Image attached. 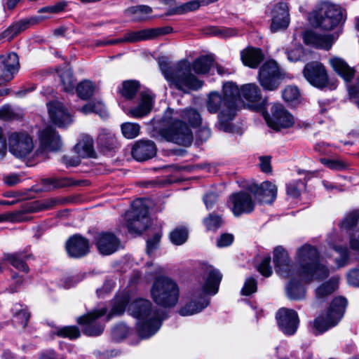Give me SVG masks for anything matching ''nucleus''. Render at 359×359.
<instances>
[{"mask_svg": "<svg viewBox=\"0 0 359 359\" xmlns=\"http://www.w3.org/2000/svg\"><path fill=\"white\" fill-rule=\"evenodd\" d=\"M295 260L297 268L289 257L287 252L278 246L273 251V263L276 272L284 278H299L301 281L310 282L320 280L329 276V270L320 262L317 248L305 244L297 250Z\"/></svg>", "mask_w": 359, "mask_h": 359, "instance_id": "f257e3e1", "label": "nucleus"}, {"mask_svg": "<svg viewBox=\"0 0 359 359\" xmlns=\"http://www.w3.org/2000/svg\"><path fill=\"white\" fill-rule=\"evenodd\" d=\"M185 121L189 122L192 126H198L201 123V114L194 109L178 111L168 108L162 117L160 135L168 142L185 147L189 146L193 141V134Z\"/></svg>", "mask_w": 359, "mask_h": 359, "instance_id": "f03ea898", "label": "nucleus"}, {"mask_svg": "<svg viewBox=\"0 0 359 359\" xmlns=\"http://www.w3.org/2000/svg\"><path fill=\"white\" fill-rule=\"evenodd\" d=\"M238 96L239 88L232 81L223 83L222 93L211 91L208 94L206 109L210 114H217V127L219 130H231V121L238 110Z\"/></svg>", "mask_w": 359, "mask_h": 359, "instance_id": "7ed1b4c3", "label": "nucleus"}, {"mask_svg": "<svg viewBox=\"0 0 359 359\" xmlns=\"http://www.w3.org/2000/svg\"><path fill=\"white\" fill-rule=\"evenodd\" d=\"M222 275L219 270L212 266L204 269V282L195 287L189 294V302L182 306L179 313L182 316H191L201 312L210 304L208 295L217 293Z\"/></svg>", "mask_w": 359, "mask_h": 359, "instance_id": "20e7f679", "label": "nucleus"}, {"mask_svg": "<svg viewBox=\"0 0 359 359\" xmlns=\"http://www.w3.org/2000/svg\"><path fill=\"white\" fill-rule=\"evenodd\" d=\"M128 312L138 319L137 330L140 337L147 339L155 334L167 318L166 313L145 299H137L128 306Z\"/></svg>", "mask_w": 359, "mask_h": 359, "instance_id": "39448f33", "label": "nucleus"}, {"mask_svg": "<svg viewBox=\"0 0 359 359\" xmlns=\"http://www.w3.org/2000/svg\"><path fill=\"white\" fill-rule=\"evenodd\" d=\"M161 72L171 88L185 94L199 90L204 82L191 70V62L187 60L179 61L172 67L165 60L158 62Z\"/></svg>", "mask_w": 359, "mask_h": 359, "instance_id": "423d86ee", "label": "nucleus"}, {"mask_svg": "<svg viewBox=\"0 0 359 359\" xmlns=\"http://www.w3.org/2000/svg\"><path fill=\"white\" fill-rule=\"evenodd\" d=\"M345 20L341 7L330 1L321 2L309 15V21L313 27L327 31L341 27Z\"/></svg>", "mask_w": 359, "mask_h": 359, "instance_id": "0eeeda50", "label": "nucleus"}, {"mask_svg": "<svg viewBox=\"0 0 359 359\" xmlns=\"http://www.w3.org/2000/svg\"><path fill=\"white\" fill-rule=\"evenodd\" d=\"M153 301L163 308L174 307L178 302L180 288L177 283L167 276L156 278L150 289Z\"/></svg>", "mask_w": 359, "mask_h": 359, "instance_id": "6e6552de", "label": "nucleus"}, {"mask_svg": "<svg viewBox=\"0 0 359 359\" xmlns=\"http://www.w3.org/2000/svg\"><path fill=\"white\" fill-rule=\"evenodd\" d=\"M346 300L345 298L336 297L332 302L326 313L321 314L311 322V329L313 334L318 335L335 326L342 318Z\"/></svg>", "mask_w": 359, "mask_h": 359, "instance_id": "1a4fd4ad", "label": "nucleus"}, {"mask_svg": "<svg viewBox=\"0 0 359 359\" xmlns=\"http://www.w3.org/2000/svg\"><path fill=\"white\" fill-rule=\"evenodd\" d=\"M147 200L137 198L132 203V210L126 214V226L130 233L140 234L149 222Z\"/></svg>", "mask_w": 359, "mask_h": 359, "instance_id": "9d476101", "label": "nucleus"}, {"mask_svg": "<svg viewBox=\"0 0 359 359\" xmlns=\"http://www.w3.org/2000/svg\"><path fill=\"white\" fill-rule=\"evenodd\" d=\"M8 150L17 158H25L33 151L34 144L32 136L26 131L8 133Z\"/></svg>", "mask_w": 359, "mask_h": 359, "instance_id": "9b49d317", "label": "nucleus"}, {"mask_svg": "<svg viewBox=\"0 0 359 359\" xmlns=\"http://www.w3.org/2000/svg\"><path fill=\"white\" fill-rule=\"evenodd\" d=\"M285 73L274 60L265 62L259 69L258 81L262 87L269 91L278 88Z\"/></svg>", "mask_w": 359, "mask_h": 359, "instance_id": "f8f14e48", "label": "nucleus"}, {"mask_svg": "<svg viewBox=\"0 0 359 359\" xmlns=\"http://www.w3.org/2000/svg\"><path fill=\"white\" fill-rule=\"evenodd\" d=\"M271 115L265 116L268 126L276 130L287 128L293 126L294 118L285 107L280 104H275L271 109Z\"/></svg>", "mask_w": 359, "mask_h": 359, "instance_id": "ddd939ff", "label": "nucleus"}, {"mask_svg": "<svg viewBox=\"0 0 359 359\" xmlns=\"http://www.w3.org/2000/svg\"><path fill=\"white\" fill-rule=\"evenodd\" d=\"M304 76L313 86L323 88L329 86L328 76L324 66L318 62H311L304 67Z\"/></svg>", "mask_w": 359, "mask_h": 359, "instance_id": "4468645a", "label": "nucleus"}, {"mask_svg": "<svg viewBox=\"0 0 359 359\" xmlns=\"http://www.w3.org/2000/svg\"><path fill=\"white\" fill-rule=\"evenodd\" d=\"M107 309L95 310L78 318L77 322L83 326V332L88 336H98L104 330V325L96 322V319L104 316Z\"/></svg>", "mask_w": 359, "mask_h": 359, "instance_id": "2eb2a0df", "label": "nucleus"}, {"mask_svg": "<svg viewBox=\"0 0 359 359\" xmlns=\"http://www.w3.org/2000/svg\"><path fill=\"white\" fill-rule=\"evenodd\" d=\"M276 320L281 331L287 335H293L299 326L297 313L292 309L282 308L276 313Z\"/></svg>", "mask_w": 359, "mask_h": 359, "instance_id": "dca6fc26", "label": "nucleus"}, {"mask_svg": "<svg viewBox=\"0 0 359 359\" xmlns=\"http://www.w3.org/2000/svg\"><path fill=\"white\" fill-rule=\"evenodd\" d=\"M290 24V13L288 4L286 2H279L275 4L271 10L272 32L285 29Z\"/></svg>", "mask_w": 359, "mask_h": 359, "instance_id": "f3484780", "label": "nucleus"}, {"mask_svg": "<svg viewBox=\"0 0 359 359\" xmlns=\"http://www.w3.org/2000/svg\"><path fill=\"white\" fill-rule=\"evenodd\" d=\"M95 243L100 254L109 255L121 248V241L110 232L99 233L95 237Z\"/></svg>", "mask_w": 359, "mask_h": 359, "instance_id": "a211bd4d", "label": "nucleus"}, {"mask_svg": "<svg viewBox=\"0 0 359 359\" xmlns=\"http://www.w3.org/2000/svg\"><path fill=\"white\" fill-rule=\"evenodd\" d=\"M229 203L235 216L250 213L255 208V203L250 194L245 191L232 194L229 198Z\"/></svg>", "mask_w": 359, "mask_h": 359, "instance_id": "6ab92c4d", "label": "nucleus"}, {"mask_svg": "<svg viewBox=\"0 0 359 359\" xmlns=\"http://www.w3.org/2000/svg\"><path fill=\"white\" fill-rule=\"evenodd\" d=\"M18 69L19 61L16 53H10L6 56H0V86L13 79V74Z\"/></svg>", "mask_w": 359, "mask_h": 359, "instance_id": "aec40b11", "label": "nucleus"}, {"mask_svg": "<svg viewBox=\"0 0 359 359\" xmlns=\"http://www.w3.org/2000/svg\"><path fill=\"white\" fill-rule=\"evenodd\" d=\"M47 107L50 120L58 127H65L72 123V116L62 102H50L47 103Z\"/></svg>", "mask_w": 359, "mask_h": 359, "instance_id": "412c9836", "label": "nucleus"}, {"mask_svg": "<svg viewBox=\"0 0 359 359\" xmlns=\"http://www.w3.org/2000/svg\"><path fill=\"white\" fill-rule=\"evenodd\" d=\"M248 190L262 203H271L277 196L276 186L269 181H265L259 185L251 184Z\"/></svg>", "mask_w": 359, "mask_h": 359, "instance_id": "4be33fe9", "label": "nucleus"}, {"mask_svg": "<svg viewBox=\"0 0 359 359\" xmlns=\"http://www.w3.org/2000/svg\"><path fill=\"white\" fill-rule=\"evenodd\" d=\"M339 34L340 32L334 34H319L310 31L305 33L304 40L306 44L318 48L330 50Z\"/></svg>", "mask_w": 359, "mask_h": 359, "instance_id": "5701e85b", "label": "nucleus"}, {"mask_svg": "<svg viewBox=\"0 0 359 359\" xmlns=\"http://www.w3.org/2000/svg\"><path fill=\"white\" fill-rule=\"evenodd\" d=\"M156 154V147L154 142L151 140H140L136 142L131 149V154L137 161H144Z\"/></svg>", "mask_w": 359, "mask_h": 359, "instance_id": "b1692460", "label": "nucleus"}, {"mask_svg": "<svg viewBox=\"0 0 359 359\" xmlns=\"http://www.w3.org/2000/svg\"><path fill=\"white\" fill-rule=\"evenodd\" d=\"M68 255L74 258L85 256L89 252L88 241L79 235L71 237L66 243Z\"/></svg>", "mask_w": 359, "mask_h": 359, "instance_id": "393cba45", "label": "nucleus"}, {"mask_svg": "<svg viewBox=\"0 0 359 359\" xmlns=\"http://www.w3.org/2000/svg\"><path fill=\"white\" fill-rule=\"evenodd\" d=\"M241 96L250 102L256 103L259 109L263 108L267 102L266 98L262 99L261 90L255 83L241 86L239 89L238 103Z\"/></svg>", "mask_w": 359, "mask_h": 359, "instance_id": "a878e982", "label": "nucleus"}, {"mask_svg": "<svg viewBox=\"0 0 359 359\" xmlns=\"http://www.w3.org/2000/svg\"><path fill=\"white\" fill-rule=\"evenodd\" d=\"M41 147L48 151H57L61 148L60 137L55 129L47 127L39 135Z\"/></svg>", "mask_w": 359, "mask_h": 359, "instance_id": "bb28decb", "label": "nucleus"}, {"mask_svg": "<svg viewBox=\"0 0 359 359\" xmlns=\"http://www.w3.org/2000/svg\"><path fill=\"white\" fill-rule=\"evenodd\" d=\"M153 104V97L147 93H142L137 106L129 109L127 114L133 118H142L151 112Z\"/></svg>", "mask_w": 359, "mask_h": 359, "instance_id": "cd10ccee", "label": "nucleus"}, {"mask_svg": "<svg viewBox=\"0 0 359 359\" xmlns=\"http://www.w3.org/2000/svg\"><path fill=\"white\" fill-rule=\"evenodd\" d=\"M74 151L81 158L96 157L93 140L87 134L81 135L79 141L74 146Z\"/></svg>", "mask_w": 359, "mask_h": 359, "instance_id": "c85d7f7f", "label": "nucleus"}, {"mask_svg": "<svg viewBox=\"0 0 359 359\" xmlns=\"http://www.w3.org/2000/svg\"><path fill=\"white\" fill-rule=\"evenodd\" d=\"M38 22L36 18H26L19 20L4 30L1 35L8 40L13 39L17 34L27 29L30 25H35Z\"/></svg>", "mask_w": 359, "mask_h": 359, "instance_id": "c756f323", "label": "nucleus"}, {"mask_svg": "<svg viewBox=\"0 0 359 359\" xmlns=\"http://www.w3.org/2000/svg\"><path fill=\"white\" fill-rule=\"evenodd\" d=\"M241 57L245 66L256 68L264 60V55L260 48L248 47L241 51Z\"/></svg>", "mask_w": 359, "mask_h": 359, "instance_id": "7c9ffc66", "label": "nucleus"}, {"mask_svg": "<svg viewBox=\"0 0 359 359\" xmlns=\"http://www.w3.org/2000/svg\"><path fill=\"white\" fill-rule=\"evenodd\" d=\"M330 63L334 70L341 76L347 83L353 79L355 71L341 58L333 57L330 60Z\"/></svg>", "mask_w": 359, "mask_h": 359, "instance_id": "2f4dec72", "label": "nucleus"}, {"mask_svg": "<svg viewBox=\"0 0 359 359\" xmlns=\"http://www.w3.org/2000/svg\"><path fill=\"white\" fill-rule=\"evenodd\" d=\"M159 29H142L135 32H129L124 36L126 43H136L141 41L149 40L158 36Z\"/></svg>", "mask_w": 359, "mask_h": 359, "instance_id": "473e14b6", "label": "nucleus"}, {"mask_svg": "<svg viewBox=\"0 0 359 359\" xmlns=\"http://www.w3.org/2000/svg\"><path fill=\"white\" fill-rule=\"evenodd\" d=\"M29 255H26L23 252L13 254H6L4 256V260L8 262L16 269L27 273L29 267L26 264V260Z\"/></svg>", "mask_w": 359, "mask_h": 359, "instance_id": "72a5a7b5", "label": "nucleus"}, {"mask_svg": "<svg viewBox=\"0 0 359 359\" xmlns=\"http://www.w3.org/2000/svg\"><path fill=\"white\" fill-rule=\"evenodd\" d=\"M339 278L332 277L329 281H327L319 286L316 290V295L318 299H323L332 292L338 287Z\"/></svg>", "mask_w": 359, "mask_h": 359, "instance_id": "f704fd0d", "label": "nucleus"}, {"mask_svg": "<svg viewBox=\"0 0 359 359\" xmlns=\"http://www.w3.org/2000/svg\"><path fill=\"white\" fill-rule=\"evenodd\" d=\"M211 66L212 60L206 56H202L191 62V70L194 72V74H205L209 72Z\"/></svg>", "mask_w": 359, "mask_h": 359, "instance_id": "c9c22d12", "label": "nucleus"}, {"mask_svg": "<svg viewBox=\"0 0 359 359\" xmlns=\"http://www.w3.org/2000/svg\"><path fill=\"white\" fill-rule=\"evenodd\" d=\"M80 111L84 114L95 113L102 118H105L108 116L104 104L102 102L99 101H92L88 102V104L82 107L80 109Z\"/></svg>", "mask_w": 359, "mask_h": 359, "instance_id": "e433bc0d", "label": "nucleus"}, {"mask_svg": "<svg viewBox=\"0 0 359 359\" xmlns=\"http://www.w3.org/2000/svg\"><path fill=\"white\" fill-rule=\"evenodd\" d=\"M15 321L25 327L29 320L30 314L27 311V306L20 304H15L12 309Z\"/></svg>", "mask_w": 359, "mask_h": 359, "instance_id": "4c0bfd02", "label": "nucleus"}, {"mask_svg": "<svg viewBox=\"0 0 359 359\" xmlns=\"http://www.w3.org/2000/svg\"><path fill=\"white\" fill-rule=\"evenodd\" d=\"M128 12L133 15V20L143 21L149 18V15L152 12V8L148 6L140 5L130 8Z\"/></svg>", "mask_w": 359, "mask_h": 359, "instance_id": "58836bf2", "label": "nucleus"}, {"mask_svg": "<svg viewBox=\"0 0 359 359\" xmlns=\"http://www.w3.org/2000/svg\"><path fill=\"white\" fill-rule=\"evenodd\" d=\"M140 88V84L136 81H126L123 82L119 93L127 100L133 99Z\"/></svg>", "mask_w": 359, "mask_h": 359, "instance_id": "ea45409f", "label": "nucleus"}, {"mask_svg": "<svg viewBox=\"0 0 359 359\" xmlns=\"http://www.w3.org/2000/svg\"><path fill=\"white\" fill-rule=\"evenodd\" d=\"M292 280L290 281L287 287V294L290 299H300L305 296V289L299 284H296L294 282V279L301 280L299 278H290Z\"/></svg>", "mask_w": 359, "mask_h": 359, "instance_id": "a19ab883", "label": "nucleus"}, {"mask_svg": "<svg viewBox=\"0 0 359 359\" xmlns=\"http://www.w3.org/2000/svg\"><path fill=\"white\" fill-rule=\"evenodd\" d=\"M95 90V85L88 80L81 81L76 87L78 96L83 100H87L90 97Z\"/></svg>", "mask_w": 359, "mask_h": 359, "instance_id": "79ce46f5", "label": "nucleus"}, {"mask_svg": "<svg viewBox=\"0 0 359 359\" xmlns=\"http://www.w3.org/2000/svg\"><path fill=\"white\" fill-rule=\"evenodd\" d=\"M61 83L64 90L67 93L74 92L75 88V80L70 69H65L60 73Z\"/></svg>", "mask_w": 359, "mask_h": 359, "instance_id": "37998d69", "label": "nucleus"}, {"mask_svg": "<svg viewBox=\"0 0 359 359\" xmlns=\"http://www.w3.org/2000/svg\"><path fill=\"white\" fill-rule=\"evenodd\" d=\"M188 238V231L184 227L175 229L170 233V241L176 245L184 244Z\"/></svg>", "mask_w": 359, "mask_h": 359, "instance_id": "c03bdc74", "label": "nucleus"}, {"mask_svg": "<svg viewBox=\"0 0 359 359\" xmlns=\"http://www.w3.org/2000/svg\"><path fill=\"white\" fill-rule=\"evenodd\" d=\"M121 132L126 138L133 139L139 135L140 132V126L135 123H123L121 125Z\"/></svg>", "mask_w": 359, "mask_h": 359, "instance_id": "a18cd8bd", "label": "nucleus"}, {"mask_svg": "<svg viewBox=\"0 0 359 359\" xmlns=\"http://www.w3.org/2000/svg\"><path fill=\"white\" fill-rule=\"evenodd\" d=\"M201 6H204L201 0H194L185 3L178 7H176L173 11L168 13V15L172 14H182L186 12L192 11L198 9Z\"/></svg>", "mask_w": 359, "mask_h": 359, "instance_id": "49530a36", "label": "nucleus"}, {"mask_svg": "<svg viewBox=\"0 0 359 359\" xmlns=\"http://www.w3.org/2000/svg\"><path fill=\"white\" fill-rule=\"evenodd\" d=\"M45 185H49L54 189L70 187L74 184L70 178H47L43 180Z\"/></svg>", "mask_w": 359, "mask_h": 359, "instance_id": "de8ad7c7", "label": "nucleus"}, {"mask_svg": "<svg viewBox=\"0 0 359 359\" xmlns=\"http://www.w3.org/2000/svg\"><path fill=\"white\" fill-rule=\"evenodd\" d=\"M359 219V210H355L348 213L340 224L342 229L348 230L354 227Z\"/></svg>", "mask_w": 359, "mask_h": 359, "instance_id": "09e8293b", "label": "nucleus"}, {"mask_svg": "<svg viewBox=\"0 0 359 359\" xmlns=\"http://www.w3.org/2000/svg\"><path fill=\"white\" fill-rule=\"evenodd\" d=\"M97 142L101 147L111 150L114 147L116 139L111 133L103 132L99 135Z\"/></svg>", "mask_w": 359, "mask_h": 359, "instance_id": "8fccbe9b", "label": "nucleus"}, {"mask_svg": "<svg viewBox=\"0 0 359 359\" xmlns=\"http://www.w3.org/2000/svg\"><path fill=\"white\" fill-rule=\"evenodd\" d=\"M57 334L62 337L74 339L80 336V331L76 326H65L59 329Z\"/></svg>", "mask_w": 359, "mask_h": 359, "instance_id": "3c124183", "label": "nucleus"}, {"mask_svg": "<svg viewBox=\"0 0 359 359\" xmlns=\"http://www.w3.org/2000/svg\"><path fill=\"white\" fill-rule=\"evenodd\" d=\"M320 162L326 167L336 170H345L348 165L341 159L320 158Z\"/></svg>", "mask_w": 359, "mask_h": 359, "instance_id": "603ef678", "label": "nucleus"}, {"mask_svg": "<svg viewBox=\"0 0 359 359\" xmlns=\"http://www.w3.org/2000/svg\"><path fill=\"white\" fill-rule=\"evenodd\" d=\"M67 6V2L65 1H62L56 3L54 5H50L48 6L43 7L39 9V12L41 13H49L57 14L65 11V8Z\"/></svg>", "mask_w": 359, "mask_h": 359, "instance_id": "864d4df0", "label": "nucleus"}, {"mask_svg": "<svg viewBox=\"0 0 359 359\" xmlns=\"http://www.w3.org/2000/svg\"><path fill=\"white\" fill-rule=\"evenodd\" d=\"M300 95L299 90L297 87L289 86L286 87L283 91V98L286 102H293L297 100Z\"/></svg>", "mask_w": 359, "mask_h": 359, "instance_id": "5fc2aeb1", "label": "nucleus"}, {"mask_svg": "<svg viewBox=\"0 0 359 359\" xmlns=\"http://www.w3.org/2000/svg\"><path fill=\"white\" fill-rule=\"evenodd\" d=\"M129 329L125 324H118L115 326L111 332L112 338L115 341H120L128 334Z\"/></svg>", "mask_w": 359, "mask_h": 359, "instance_id": "6e6d98bb", "label": "nucleus"}, {"mask_svg": "<svg viewBox=\"0 0 359 359\" xmlns=\"http://www.w3.org/2000/svg\"><path fill=\"white\" fill-rule=\"evenodd\" d=\"M222 218L218 215H210L204 219V224L206 228L210 231L217 230L222 225Z\"/></svg>", "mask_w": 359, "mask_h": 359, "instance_id": "4d7b16f0", "label": "nucleus"}, {"mask_svg": "<svg viewBox=\"0 0 359 359\" xmlns=\"http://www.w3.org/2000/svg\"><path fill=\"white\" fill-rule=\"evenodd\" d=\"M271 257L269 256L264 257L261 263L257 266L258 271L265 277H269L272 274V269L270 266Z\"/></svg>", "mask_w": 359, "mask_h": 359, "instance_id": "13d9d810", "label": "nucleus"}, {"mask_svg": "<svg viewBox=\"0 0 359 359\" xmlns=\"http://www.w3.org/2000/svg\"><path fill=\"white\" fill-rule=\"evenodd\" d=\"M257 283L255 278L250 277L245 281L241 290V294L245 296L250 295L257 291Z\"/></svg>", "mask_w": 359, "mask_h": 359, "instance_id": "bf43d9fd", "label": "nucleus"}, {"mask_svg": "<svg viewBox=\"0 0 359 359\" xmlns=\"http://www.w3.org/2000/svg\"><path fill=\"white\" fill-rule=\"evenodd\" d=\"M128 299L126 297L117 299L112 307L110 316L121 315L126 309Z\"/></svg>", "mask_w": 359, "mask_h": 359, "instance_id": "052dcab7", "label": "nucleus"}, {"mask_svg": "<svg viewBox=\"0 0 359 359\" xmlns=\"http://www.w3.org/2000/svg\"><path fill=\"white\" fill-rule=\"evenodd\" d=\"M212 33L214 35L220 36L223 38H229L233 36H235L237 34V30L233 28H229V27H212Z\"/></svg>", "mask_w": 359, "mask_h": 359, "instance_id": "680f3d73", "label": "nucleus"}, {"mask_svg": "<svg viewBox=\"0 0 359 359\" xmlns=\"http://www.w3.org/2000/svg\"><path fill=\"white\" fill-rule=\"evenodd\" d=\"M17 114L14 113L10 106L4 105L0 108V119L3 121H11L15 119Z\"/></svg>", "mask_w": 359, "mask_h": 359, "instance_id": "e2e57ef3", "label": "nucleus"}, {"mask_svg": "<svg viewBox=\"0 0 359 359\" xmlns=\"http://www.w3.org/2000/svg\"><path fill=\"white\" fill-rule=\"evenodd\" d=\"M61 203V201L57 198H47L39 202V208L41 210H50Z\"/></svg>", "mask_w": 359, "mask_h": 359, "instance_id": "0e129e2a", "label": "nucleus"}, {"mask_svg": "<svg viewBox=\"0 0 359 359\" xmlns=\"http://www.w3.org/2000/svg\"><path fill=\"white\" fill-rule=\"evenodd\" d=\"M287 55L290 61L297 62L301 60L304 55L303 48L300 46L294 47L287 51Z\"/></svg>", "mask_w": 359, "mask_h": 359, "instance_id": "69168bd1", "label": "nucleus"}, {"mask_svg": "<svg viewBox=\"0 0 359 359\" xmlns=\"http://www.w3.org/2000/svg\"><path fill=\"white\" fill-rule=\"evenodd\" d=\"M218 194L214 191L207 193L203 197V201L207 209H211L217 202Z\"/></svg>", "mask_w": 359, "mask_h": 359, "instance_id": "338daca9", "label": "nucleus"}, {"mask_svg": "<svg viewBox=\"0 0 359 359\" xmlns=\"http://www.w3.org/2000/svg\"><path fill=\"white\" fill-rule=\"evenodd\" d=\"M114 287V283L111 280H106L101 288L96 290L98 297H104L109 293Z\"/></svg>", "mask_w": 359, "mask_h": 359, "instance_id": "774afa93", "label": "nucleus"}]
</instances>
